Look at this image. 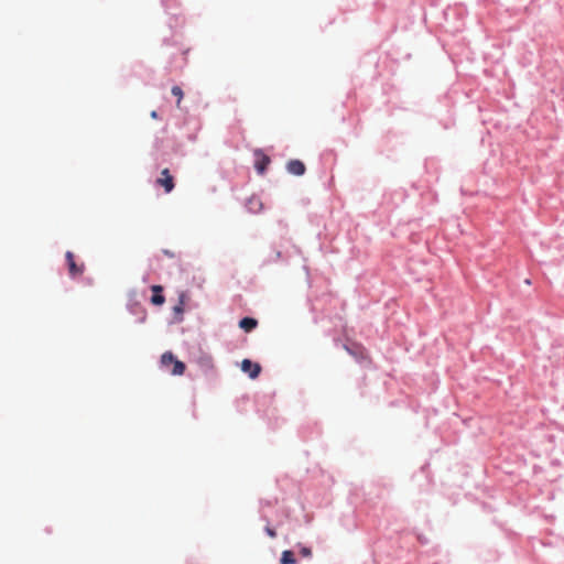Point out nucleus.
Wrapping results in <instances>:
<instances>
[{
    "label": "nucleus",
    "instance_id": "f257e3e1",
    "mask_svg": "<svg viewBox=\"0 0 564 564\" xmlns=\"http://www.w3.org/2000/svg\"><path fill=\"white\" fill-rule=\"evenodd\" d=\"M161 365L164 368H167L170 365H173V368L171 370V375L173 376H182L186 369L185 364L181 360H177L171 351H165L161 356Z\"/></svg>",
    "mask_w": 564,
    "mask_h": 564
},
{
    "label": "nucleus",
    "instance_id": "f03ea898",
    "mask_svg": "<svg viewBox=\"0 0 564 564\" xmlns=\"http://www.w3.org/2000/svg\"><path fill=\"white\" fill-rule=\"evenodd\" d=\"M155 184L163 187L165 193H171L174 189V177L169 169H163L161 171L160 176L155 181Z\"/></svg>",
    "mask_w": 564,
    "mask_h": 564
},
{
    "label": "nucleus",
    "instance_id": "7ed1b4c3",
    "mask_svg": "<svg viewBox=\"0 0 564 564\" xmlns=\"http://www.w3.org/2000/svg\"><path fill=\"white\" fill-rule=\"evenodd\" d=\"M67 267H68V273L72 278L79 276L84 273L85 265L84 263L77 264L75 261V256L72 251H67L65 254Z\"/></svg>",
    "mask_w": 564,
    "mask_h": 564
},
{
    "label": "nucleus",
    "instance_id": "20e7f679",
    "mask_svg": "<svg viewBox=\"0 0 564 564\" xmlns=\"http://www.w3.org/2000/svg\"><path fill=\"white\" fill-rule=\"evenodd\" d=\"M254 167L259 174H263L265 170L268 169L271 160L270 158L263 153L262 150H256L254 151Z\"/></svg>",
    "mask_w": 564,
    "mask_h": 564
},
{
    "label": "nucleus",
    "instance_id": "39448f33",
    "mask_svg": "<svg viewBox=\"0 0 564 564\" xmlns=\"http://www.w3.org/2000/svg\"><path fill=\"white\" fill-rule=\"evenodd\" d=\"M241 370L249 375L251 379H256L261 371L259 364L252 362L250 359H243L241 362Z\"/></svg>",
    "mask_w": 564,
    "mask_h": 564
},
{
    "label": "nucleus",
    "instance_id": "423d86ee",
    "mask_svg": "<svg viewBox=\"0 0 564 564\" xmlns=\"http://www.w3.org/2000/svg\"><path fill=\"white\" fill-rule=\"evenodd\" d=\"M286 170L289 173H291L293 175L301 176L305 173L306 169L302 161L291 160L286 165Z\"/></svg>",
    "mask_w": 564,
    "mask_h": 564
},
{
    "label": "nucleus",
    "instance_id": "0eeeda50",
    "mask_svg": "<svg viewBox=\"0 0 564 564\" xmlns=\"http://www.w3.org/2000/svg\"><path fill=\"white\" fill-rule=\"evenodd\" d=\"M151 290L153 292L151 303L158 306L162 305L165 302V297L162 295L163 288L161 285H152Z\"/></svg>",
    "mask_w": 564,
    "mask_h": 564
},
{
    "label": "nucleus",
    "instance_id": "6e6552de",
    "mask_svg": "<svg viewBox=\"0 0 564 564\" xmlns=\"http://www.w3.org/2000/svg\"><path fill=\"white\" fill-rule=\"evenodd\" d=\"M258 325V321L252 317H243L239 322V327L242 328L245 332L249 333L253 330Z\"/></svg>",
    "mask_w": 564,
    "mask_h": 564
},
{
    "label": "nucleus",
    "instance_id": "1a4fd4ad",
    "mask_svg": "<svg viewBox=\"0 0 564 564\" xmlns=\"http://www.w3.org/2000/svg\"><path fill=\"white\" fill-rule=\"evenodd\" d=\"M281 563L282 564H295L296 560L294 556V553L292 551H283L281 555Z\"/></svg>",
    "mask_w": 564,
    "mask_h": 564
},
{
    "label": "nucleus",
    "instance_id": "9d476101",
    "mask_svg": "<svg viewBox=\"0 0 564 564\" xmlns=\"http://www.w3.org/2000/svg\"><path fill=\"white\" fill-rule=\"evenodd\" d=\"M172 94L177 97V107H180L182 98H183V90L180 86H173L172 87Z\"/></svg>",
    "mask_w": 564,
    "mask_h": 564
},
{
    "label": "nucleus",
    "instance_id": "9b49d317",
    "mask_svg": "<svg viewBox=\"0 0 564 564\" xmlns=\"http://www.w3.org/2000/svg\"><path fill=\"white\" fill-rule=\"evenodd\" d=\"M262 204L261 202L256 198V197H252L250 198L249 200V208L252 210V212H257L261 208Z\"/></svg>",
    "mask_w": 564,
    "mask_h": 564
},
{
    "label": "nucleus",
    "instance_id": "f8f14e48",
    "mask_svg": "<svg viewBox=\"0 0 564 564\" xmlns=\"http://www.w3.org/2000/svg\"><path fill=\"white\" fill-rule=\"evenodd\" d=\"M184 294L181 295V300H180V303L174 306V312L177 313V314H181L183 313V305H184Z\"/></svg>",
    "mask_w": 564,
    "mask_h": 564
},
{
    "label": "nucleus",
    "instance_id": "ddd939ff",
    "mask_svg": "<svg viewBox=\"0 0 564 564\" xmlns=\"http://www.w3.org/2000/svg\"><path fill=\"white\" fill-rule=\"evenodd\" d=\"M265 532L271 539H274L276 536L275 530L272 529L270 525L265 527Z\"/></svg>",
    "mask_w": 564,
    "mask_h": 564
},
{
    "label": "nucleus",
    "instance_id": "4468645a",
    "mask_svg": "<svg viewBox=\"0 0 564 564\" xmlns=\"http://www.w3.org/2000/svg\"><path fill=\"white\" fill-rule=\"evenodd\" d=\"M301 554H302L303 556H306V557H307V556H311L312 551H311V549H308V547H302V549H301Z\"/></svg>",
    "mask_w": 564,
    "mask_h": 564
},
{
    "label": "nucleus",
    "instance_id": "2eb2a0df",
    "mask_svg": "<svg viewBox=\"0 0 564 564\" xmlns=\"http://www.w3.org/2000/svg\"><path fill=\"white\" fill-rule=\"evenodd\" d=\"M151 117H152V118H154V119H156V118H158V113H156V111H152V112H151Z\"/></svg>",
    "mask_w": 564,
    "mask_h": 564
}]
</instances>
